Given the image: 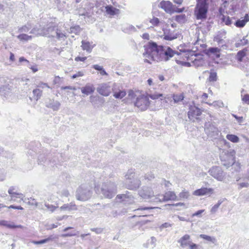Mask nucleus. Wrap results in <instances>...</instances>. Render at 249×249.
<instances>
[{"label": "nucleus", "mask_w": 249, "mask_h": 249, "mask_svg": "<svg viewBox=\"0 0 249 249\" xmlns=\"http://www.w3.org/2000/svg\"><path fill=\"white\" fill-rule=\"evenodd\" d=\"M145 51L143 55L145 57L144 62L151 64V61L168 60L178 52L173 51L169 47L158 46L155 42H149L144 46Z\"/></svg>", "instance_id": "1"}, {"label": "nucleus", "mask_w": 249, "mask_h": 249, "mask_svg": "<svg viewBox=\"0 0 249 249\" xmlns=\"http://www.w3.org/2000/svg\"><path fill=\"white\" fill-rule=\"evenodd\" d=\"M125 187L131 190H136L141 185L140 177L132 169L129 170L125 176Z\"/></svg>", "instance_id": "2"}, {"label": "nucleus", "mask_w": 249, "mask_h": 249, "mask_svg": "<svg viewBox=\"0 0 249 249\" xmlns=\"http://www.w3.org/2000/svg\"><path fill=\"white\" fill-rule=\"evenodd\" d=\"M55 27L53 24H49L46 26L39 25L33 28L29 34H33L36 36H43L48 37H54Z\"/></svg>", "instance_id": "3"}, {"label": "nucleus", "mask_w": 249, "mask_h": 249, "mask_svg": "<svg viewBox=\"0 0 249 249\" xmlns=\"http://www.w3.org/2000/svg\"><path fill=\"white\" fill-rule=\"evenodd\" d=\"M208 9V3L205 0L197 1V4L195 9V15L197 19H205Z\"/></svg>", "instance_id": "4"}, {"label": "nucleus", "mask_w": 249, "mask_h": 249, "mask_svg": "<svg viewBox=\"0 0 249 249\" xmlns=\"http://www.w3.org/2000/svg\"><path fill=\"white\" fill-rule=\"evenodd\" d=\"M220 158L222 164L227 168L231 166L235 160V152L234 150H224L220 154Z\"/></svg>", "instance_id": "5"}, {"label": "nucleus", "mask_w": 249, "mask_h": 249, "mask_svg": "<svg viewBox=\"0 0 249 249\" xmlns=\"http://www.w3.org/2000/svg\"><path fill=\"white\" fill-rule=\"evenodd\" d=\"M101 193L106 198H112L117 193L116 185L110 181L104 183L101 187Z\"/></svg>", "instance_id": "6"}, {"label": "nucleus", "mask_w": 249, "mask_h": 249, "mask_svg": "<svg viewBox=\"0 0 249 249\" xmlns=\"http://www.w3.org/2000/svg\"><path fill=\"white\" fill-rule=\"evenodd\" d=\"M91 195L92 191L90 188L85 185H83L77 189L76 197L78 200L85 201L89 199Z\"/></svg>", "instance_id": "7"}, {"label": "nucleus", "mask_w": 249, "mask_h": 249, "mask_svg": "<svg viewBox=\"0 0 249 249\" xmlns=\"http://www.w3.org/2000/svg\"><path fill=\"white\" fill-rule=\"evenodd\" d=\"M204 130L208 136L213 139H217L220 132L215 123L211 122H208L205 124Z\"/></svg>", "instance_id": "8"}, {"label": "nucleus", "mask_w": 249, "mask_h": 249, "mask_svg": "<svg viewBox=\"0 0 249 249\" xmlns=\"http://www.w3.org/2000/svg\"><path fill=\"white\" fill-rule=\"evenodd\" d=\"M208 173L219 181H224L226 178V173L220 166H213L209 170Z\"/></svg>", "instance_id": "9"}, {"label": "nucleus", "mask_w": 249, "mask_h": 249, "mask_svg": "<svg viewBox=\"0 0 249 249\" xmlns=\"http://www.w3.org/2000/svg\"><path fill=\"white\" fill-rule=\"evenodd\" d=\"M150 104V102L147 95L142 94L136 98L135 106L141 111H144L148 108Z\"/></svg>", "instance_id": "10"}, {"label": "nucleus", "mask_w": 249, "mask_h": 249, "mask_svg": "<svg viewBox=\"0 0 249 249\" xmlns=\"http://www.w3.org/2000/svg\"><path fill=\"white\" fill-rule=\"evenodd\" d=\"M140 196L144 199H151L156 201L157 200L154 195V192L151 188L144 186L139 191Z\"/></svg>", "instance_id": "11"}, {"label": "nucleus", "mask_w": 249, "mask_h": 249, "mask_svg": "<svg viewBox=\"0 0 249 249\" xmlns=\"http://www.w3.org/2000/svg\"><path fill=\"white\" fill-rule=\"evenodd\" d=\"M116 199H119V202L123 203L124 204H130L134 202L133 196L128 191L125 194L118 195Z\"/></svg>", "instance_id": "12"}, {"label": "nucleus", "mask_w": 249, "mask_h": 249, "mask_svg": "<svg viewBox=\"0 0 249 249\" xmlns=\"http://www.w3.org/2000/svg\"><path fill=\"white\" fill-rule=\"evenodd\" d=\"M159 7L167 13L171 14L174 12V6L170 1L162 0L160 3Z\"/></svg>", "instance_id": "13"}, {"label": "nucleus", "mask_w": 249, "mask_h": 249, "mask_svg": "<svg viewBox=\"0 0 249 249\" xmlns=\"http://www.w3.org/2000/svg\"><path fill=\"white\" fill-rule=\"evenodd\" d=\"M98 93L103 96H107L111 92V88L108 84L103 83L97 89Z\"/></svg>", "instance_id": "14"}, {"label": "nucleus", "mask_w": 249, "mask_h": 249, "mask_svg": "<svg viewBox=\"0 0 249 249\" xmlns=\"http://www.w3.org/2000/svg\"><path fill=\"white\" fill-rule=\"evenodd\" d=\"M201 114V111L200 109L195 106H190L189 111L188 112V116L190 120L194 118L197 119V116H199Z\"/></svg>", "instance_id": "15"}, {"label": "nucleus", "mask_w": 249, "mask_h": 249, "mask_svg": "<svg viewBox=\"0 0 249 249\" xmlns=\"http://www.w3.org/2000/svg\"><path fill=\"white\" fill-rule=\"evenodd\" d=\"M226 37V32L224 30L219 31L216 36H214L213 40L216 42L219 45L223 46L226 42L224 39Z\"/></svg>", "instance_id": "16"}, {"label": "nucleus", "mask_w": 249, "mask_h": 249, "mask_svg": "<svg viewBox=\"0 0 249 249\" xmlns=\"http://www.w3.org/2000/svg\"><path fill=\"white\" fill-rule=\"evenodd\" d=\"M153 208L148 207H141L137 209L134 210L136 213L139 216L141 217H147L152 216V214H150L148 213V211L152 210Z\"/></svg>", "instance_id": "17"}, {"label": "nucleus", "mask_w": 249, "mask_h": 249, "mask_svg": "<svg viewBox=\"0 0 249 249\" xmlns=\"http://www.w3.org/2000/svg\"><path fill=\"white\" fill-rule=\"evenodd\" d=\"M213 189L211 188H208L202 187L200 189H197L193 193V195L196 196H202L213 193Z\"/></svg>", "instance_id": "18"}, {"label": "nucleus", "mask_w": 249, "mask_h": 249, "mask_svg": "<svg viewBox=\"0 0 249 249\" xmlns=\"http://www.w3.org/2000/svg\"><path fill=\"white\" fill-rule=\"evenodd\" d=\"M162 198H159L158 197L155 198L157 199L156 201H167L169 200H176V196L174 192L168 191L166 192L164 196H160Z\"/></svg>", "instance_id": "19"}, {"label": "nucleus", "mask_w": 249, "mask_h": 249, "mask_svg": "<svg viewBox=\"0 0 249 249\" xmlns=\"http://www.w3.org/2000/svg\"><path fill=\"white\" fill-rule=\"evenodd\" d=\"M116 84L114 85L112 88L113 96L117 99H122L126 95V92L124 90H121L116 88Z\"/></svg>", "instance_id": "20"}, {"label": "nucleus", "mask_w": 249, "mask_h": 249, "mask_svg": "<svg viewBox=\"0 0 249 249\" xmlns=\"http://www.w3.org/2000/svg\"><path fill=\"white\" fill-rule=\"evenodd\" d=\"M46 106L52 108L53 111H57L59 109L60 103L57 101L49 100L48 102L46 103Z\"/></svg>", "instance_id": "21"}, {"label": "nucleus", "mask_w": 249, "mask_h": 249, "mask_svg": "<svg viewBox=\"0 0 249 249\" xmlns=\"http://www.w3.org/2000/svg\"><path fill=\"white\" fill-rule=\"evenodd\" d=\"M178 242L180 244V246L184 248L189 246L191 243L190 236L188 234H185L182 236L178 241Z\"/></svg>", "instance_id": "22"}, {"label": "nucleus", "mask_w": 249, "mask_h": 249, "mask_svg": "<svg viewBox=\"0 0 249 249\" xmlns=\"http://www.w3.org/2000/svg\"><path fill=\"white\" fill-rule=\"evenodd\" d=\"M81 89L82 93L86 95H89L94 92L95 88L93 85L88 84L85 87L82 88Z\"/></svg>", "instance_id": "23"}, {"label": "nucleus", "mask_w": 249, "mask_h": 249, "mask_svg": "<svg viewBox=\"0 0 249 249\" xmlns=\"http://www.w3.org/2000/svg\"><path fill=\"white\" fill-rule=\"evenodd\" d=\"M61 211H73L77 209V206L74 203L71 202L70 203L65 204L60 208Z\"/></svg>", "instance_id": "24"}, {"label": "nucleus", "mask_w": 249, "mask_h": 249, "mask_svg": "<svg viewBox=\"0 0 249 249\" xmlns=\"http://www.w3.org/2000/svg\"><path fill=\"white\" fill-rule=\"evenodd\" d=\"M32 24L28 22L26 24L18 27V32L19 33H27L32 29Z\"/></svg>", "instance_id": "25"}, {"label": "nucleus", "mask_w": 249, "mask_h": 249, "mask_svg": "<svg viewBox=\"0 0 249 249\" xmlns=\"http://www.w3.org/2000/svg\"><path fill=\"white\" fill-rule=\"evenodd\" d=\"M249 21V16L248 14H246L245 16L244 19H238L237 20L235 23V25L237 27L242 28L243 27L246 23Z\"/></svg>", "instance_id": "26"}, {"label": "nucleus", "mask_w": 249, "mask_h": 249, "mask_svg": "<svg viewBox=\"0 0 249 249\" xmlns=\"http://www.w3.org/2000/svg\"><path fill=\"white\" fill-rule=\"evenodd\" d=\"M34 36L32 35H28L24 33H20L19 35L17 36V38L22 42H27L31 40L33 38Z\"/></svg>", "instance_id": "27"}, {"label": "nucleus", "mask_w": 249, "mask_h": 249, "mask_svg": "<svg viewBox=\"0 0 249 249\" xmlns=\"http://www.w3.org/2000/svg\"><path fill=\"white\" fill-rule=\"evenodd\" d=\"M81 47L84 50H86L88 52H91L93 46H92L90 43L86 40H82Z\"/></svg>", "instance_id": "28"}, {"label": "nucleus", "mask_w": 249, "mask_h": 249, "mask_svg": "<svg viewBox=\"0 0 249 249\" xmlns=\"http://www.w3.org/2000/svg\"><path fill=\"white\" fill-rule=\"evenodd\" d=\"M15 190V187L12 186L8 190V193L11 195V199L15 200V196L14 195H18V198L22 199L23 197V195L22 194H18L14 191Z\"/></svg>", "instance_id": "29"}, {"label": "nucleus", "mask_w": 249, "mask_h": 249, "mask_svg": "<svg viewBox=\"0 0 249 249\" xmlns=\"http://www.w3.org/2000/svg\"><path fill=\"white\" fill-rule=\"evenodd\" d=\"M123 31L125 33L130 34L136 31V28L132 25L126 24L123 26Z\"/></svg>", "instance_id": "30"}, {"label": "nucleus", "mask_w": 249, "mask_h": 249, "mask_svg": "<svg viewBox=\"0 0 249 249\" xmlns=\"http://www.w3.org/2000/svg\"><path fill=\"white\" fill-rule=\"evenodd\" d=\"M106 12L107 14L111 16H114L116 14V11H118L119 10L116 8L113 7L111 5H107L105 7Z\"/></svg>", "instance_id": "31"}, {"label": "nucleus", "mask_w": 249, "mask_h": 249, "mask_svg": "<svg viewBox=\"0 0 249 249\" xmlns=\"http://www.w3.org/2000/svg\"><path fill=\"white\" fill-rule=\"evenodd\" d=\"M172 97L174 103H178L179 102L182 101L184 98L183 93L173 94L172 95Z\"/></svg>", "instance_id": "32"}, {"label": "nucleus", "mask_w": 249, "mask_h": 249, "mask_svg": "<svg viewBox=\"0 0 249 249\" xmlns=\"http://www.w3.org/2000/svg\"><path fill=\"white\" fill-rule=\"evenodd\" d=\"M33 98L36 100L37 101L41 98L42 95V91L39 89L36 88L34 89L33 91Z\"/></svg>", "instance_id": "33"}, {"label": "nucleus", "mask_w": 249, "mask_h": 249, "mask_svg": "<svg viewBox=\"0 0 249 249\" xmlns=\"http://www.w3.org/2000/svg\"><path fill=\"white\" fill-rule=\"evenodd\" d=\"M208 53L213 54L216 57H220V49L216 47H210L207 50Z\"/></svg>", "instance_id": "34"}, {"label": "nucleus", "mask_w": 249, "mask_h": 249, "mask_svg": "<svg viewBox=\"0 0 249 249\" xmlns=\"http://www.w3.org/2000/svg\"><path fill=\"white\" fill-rule=\"evenodd\" d=\"M56 37L57 39L60 40H65L66 38L65 33H63L58 29L55 30L54 31V37Z\"/></svg>", "instance_id": "35"}, {"label": "nucleus", "mask_w": 249, "mask_h": 249, "mask_svg": "<svg viewBox=\"0 0 249 249\" xmlns=\"http://www.w3.org/2000/svg\"><path fill=\"white\" fill-rule=\"evenodd\" d=\"M199 237L207 241L210 242L213 244H215L216 239L213 236H210L206 234H200Z\"/></svg>", "instance_id": "36"}, {"label": "nucleus", "mask_w": 249, "mask_h": 249, "mask_svg": "<svg viewBox=\"0 0 249 249\" xmlns=\"http://www.w3.org/2000/svg\"><path fill=\"white\" fill-rule=\"evenodd\" d=\"M147 96L149 98H150L152 100H156L159 98L163 97V94L162 93H158L157 92H155L154 93H146Z\"/></svg>", "instance_id": "37"}, {"label": "nucleus", "mask_w": 249, "mask_h": 249, "mask_svg": "<svg viewBox=\"0 0 249 249\" xmlns=\"http://www.w3.org/2000/svg\"><path fill=\"white\" fill-rule=\"evenodd\" d=\"M81 31V28L79 25L72 26L70 29V33L78 35Z\"/></svg>", "instance_id": "38"}, {"label": "nucleus", "mask_w": 249, "mask_h": 249, "mask_svg": "<svg viewBox=\"0 0 249 249\" xmlns=\"http://www.w3.org/2000/svg\"><path fill=\"white\" fill-rule=\"evenodd\" d=\"M226 138L231 142L234 143L238 142L239 141V138L237 136L233 134L227 135Z\"/></svg>", "instance_id": "39"}, {"label": "nucleus", "mask_w": 249, "mask_h": 249, "mask_svg": "<svg viewBox=\"0 0 249 249\" xmlns=\"http://www.w3.org/2000/svg\"><path fill=\"white\" fill-rule=\"evenodd\" d=\"M177 35L172 33H167L166 31L164 32V39L167 40H172L176 38Z\"/></svg>", "instance_id": "40"}, {"label": "nucleus", "mask_w": 249, "mask_h": 249, "mask_svg": "<svg viewBox=\"0 0 249 249\" xmlns=\"http://www.w3.org/2000/svg\"><path fill=\"white\" fill-rule=\"evenodd\" d=\"M53 235H51L48 238H46V239H43V240H39V241H33V243L34 244H36V245H37V244H45L46 243H47L48 242L50 241H51V240H53Z\"/></svg>", "instance_id": "41"}, {"label": "nucleus", "mask_w": 249, "mask_h": 249, "mask_svg": "<svg viewBox=\"0 0 249 249\" xmlns=\"http://www.w3.org/2000/svg\"><path fill=\"white\" fill-rule=\"evenodd\" d=\"M1 226H5L9 229H13V227H14V222L4 220H1Z\"/></svg>", "instance_id": "42"}, {"label": "nucleus", "mask_w": 249, "mask_h": 249, "mask_svg": "<svg viewBox=\"0 0 249 249\" xmlns=\"http://www.w3.org/2000/svg\"><path fill=\"white\" fill-rule=\"evenodd\" d=\"M248 43V40L244 37L242 39H240L237 42L235 43V46L236 47H239L240 46H244Z\"/></svg>", "instance_id": "43"}, {"label": "nucleus", "mask_w": 249, "mask_h": 249, "mask_svg": "<svg viewBox=\"0 0 249 249\" xmlns=\"http://www.w3.org/2000/svg\"><path fill=\"white\" fill-rule=\"evenodd\" d=\"M44 205L45 207L46 208V210L51 212V213H53L56 210V209L58 208V206H55L52 204H49V203H47L46 202L45 203Z\"/></svg>", "instance_id": "44"}, {"label": "nucleus", "mask_w": 249, "mask_h": 249, "mask_svg": "<svg viewBox=\"0 0 249 249\" xmlns=\"http://www.w3.org/2000/svg\"><path fill=\"white\" fill-rule=\"evenodd\" d=\"M223 202V201L221 200H219L218 201V202L217 204H215L211 209V213H214L216 212V211L218 210V208H219V206L221 204V203Z\"/></svg>", "instance_id": "45"}, {"label": "nucleus", "mask_w": 249, "mask_h": 249, "mask_svg": "<svg viewBox=\"0 0 249 249\" xmlns=\"http://www.w3.org/2000/svg\"><path fill=\"white\" fill-rule=\"evenodd\" d=\"M212 105L215 108L223 107H224V104L221 101H214L212 103Z\"/></svg>", "instance_id": "46"}, {"label": "nucleus", "mask_w": 249, "mask_h": 249, "mask_svg": "<svg viewBox=\"0 0 249 249\" xmlns=\"http://www.w3.org/2000/svg\"><path fill=\"white\" fill-rule=\"evenodd\" d=\"M156 241H157V240H156V238L154 236H152L150 238V243H148V244L146 245L145 247H146V248L149 247L150 245L152 248L155 247L156 246Z\"/></svg>", "instance_id": "47"}, {"label": "nucleus", "mask_w": 249, "mask_h": 249, "mask_svg": "<svg viewBox=\"0 0 249 249\" xmlns=\"http://www.w3.org/2000/svg\"><path fill=\"white\" fill-rule=\"evenodd\" d=\"M78 233V231H73L71 232L62 234L61 237H67L73 236L77 235Z\"/></svg>", "instance_id": "48"}, {"label": "nucleus", "mask_w": 249, "mask_h": 249, "mask_svg": "<svg viewBox=\"0 0 249 249\" xmlns=\"http://www.w3.org/2000/svg\"><path fill=\"white\" fill-rule=\"evenodd\" d=\"M245 56V53L244 51H240L238 52L236 55V59L238 61L241 62L243 58Z\"/></svg>", "instance_id": "49"}, {"label": "nucleus", "mask_w": 249, "mask_h": 249, "mask_svg": "<svg viewBox=\"0 0 249 249\" xmlns=\"http://www.w3.org/2000/svg\"><path fill=\"white\" fill-rule=\"evenodd\" d=\"M217 80V74L215 72H211L210 73L209 80L210 82H214Z\"/></svg>", "instance_id": "50"}, {"label": "nucleus", "mask_w": 249, "mask_h": 249, "mask_svg": "<svg viewBox=\"0 0 249 249\" xmlns=\"http://www.w3.org/2000/svg\"><path fill=\"white\" fill-rule=\"evenodd\" d=\"M222 21L227 25H230L231 23V21L229 17L223 16L222 18Z\"/></svg>", "instance_id": "51"}, {"label": "nucleus", "mask_w": 249, "mask_h": 249, "mask_svg": "<svg viewBox=\"0 0 249 249\" xmlns=\"http://www.w3.org/2000/svg\"><path fill=\"white\" fill-rule=\"evenodd\" d=\"M36 87L38 89L41 88L44 89V88H47L48 89H51V87L48 85L47 83H43L42 82H39L38 84L36 85Z\"/></svg>", "instance_id": "52"}, {"label": "nucleus", "mask_w": 249, "mask_h": 249, "mask_svg": "<svg viewBox=\"0 0 249 249\" xmlns=\"http://www.w3.org/2000/svg\"><path fill=\"white\" fill-rule=\"evenodd\" d=\"M179 197L181 198L186 199L189 196V193L188 191H183L179 194Z\"/></svg>", "instance_id": "53"}, {"label": "nucleus", "mask_w": 249, "mask_h": 249, "mask_svg": "<svg viewBox=\"0 0 249 249\" xmlns=\"http://www.w3.org/2000/svg\"><path fill=\"white\" fill-rule=\"evenodd\" d=\"M243 91H242L241 92V95L242 96V101L247 104H249V95L248 94H245L244 95H243Z\"/></svg>", "instance_id": "54"}, {"label": "nucleus", "mask_w": 249, "mask_h": 249, "mask_svg": "<svg viewBox=\"0 0 249 249\" xmlns=\"http://www.w3.org/2000/svg\"><path fill=\"white\" fill-rule=\"evenodd\" d=\"M185 19V15H178L176 16L175 20L178 22H181L183 21Z\"/></svg>", "instance_id": "55"}, {"label": "nucleus", "mask_w": 249, "mask_h": 249, "mask_svg": "<svg viewBox=\"0 0 249 249\" xmlns=\"http://www.w3.org/2000/svg\"><path fill=\"white\" fill-rule=\"evenodd\" d=\"M66 0H56L55 2L58 7L62 8L66 3Z\"/></svg>", "instance_id": "56"}, {"label": "nucleus", "mask_w": 249, "mask_h": 249, "mask_svg": "<svg viewBox=\"0 0 249 249\" xmlns=\"http://www.w3.org/2000/svg\"><path fill=\"white\" fill-rule=\"evenodd\" d=\"M231 166H232L234 168L235 171L239 172L240 171L241 168V165L238 162H235L234 160V163Z\"/></svg>", "instance_id": "57"}, {"label": "nucleus", "mask_w": 249, "mask_h": 249, "mask_svg": "<svg viewBox=\"0 0 249 249\" xmlns=\"http://www.w3.org/2000/svg\"><path fill=\"white\" fill-rule=\"evenodd\" d=\"M204 212V210H199V211H197L195 213H193L192 215V217H193L194 216H197V217H201L202 216H201V214Z\"/></svg>", "instance_id": "58"}, {"label": "nucleus", "mask_w": 249, "mask_h": 249, "mask_svg": "<svg viewBox=\"0 0 249 249\" xmlns=\"http://www.w3.org/2000/svg\"><path fill=\"white\" fill-rule=\"evenodd\" d=\"M145 179H147L148 180H151L152 179L155 178L154 174L152 173H147L144 176Z\"/></svg>", "instance_id": "59"}, {"label": "nucleus", "mask_w": 249, "mask_h": 249, "mask_svg": "<svg viewBox=\"0 0 249 249\" xmlns=\"http://www.w3.org/2000/svg\"><path fill=\"white\" fill-rule=\"evenodd\" d=\"M150 22L154 26H157L159 23V19L157 18H154L150 20Z\"/></svg>", "instance_id": "60"}, {"label": "nucleus", "mask_w": 249, "mask_h": 249, "mask_svg": "<svg viewBox=\"0 0 249 249\" xmlns=\"http://www.w3.org/2000/svg\"><path fill=\"white\" fill-rule=\"evenodd\" d=\"M29 199L28 204L31 205H35L36 207H37L38 203L36 201L35 199L30 198Z\"/></svg>", "instance_id": "61"}, {"label": "nucleus", "mask_w": 249, "mask_h": 249, "mask_svg": "<svg viewBox=\"0 0 249 249\" xmlns=\"http://www.w3.org/2000/svg\"><path fill=\"white\" fill-rule=\"evenodd\" d=\"M194 64L197 67L202 66L203 64V61L202 60L195 59L194 61Z\"/></svg>", "instance_id": "62"}, {"label": "nucleus", "mask_w": 249, "mask_h": 249, "mask_svg": "<svg viewBox=\"0 0 249 249\" xmlns=\"http://www.w3.org/2000/svg\"><path fill=\"white\" fill-rule=\"evenodd\" d=\"M83 75H84V72L83 71H78L76 73L73 74L71 76V78L72 79H74L77 77L83 76Z\"/></svg>", "instance_id": "63"}, {"label": "nucleus", "mask_w": 249, "mask_h": 249, "mask_svg": "<svg viewBox=\"0 0 249 249\" xmlns=\"http://www.w3.org/2000/svg\"><path fill=\"white\" fill-rule=\"evenodd\" d=\"M61 82V78L58 76H56L53 81L54 84H59Z\"/></svg>", "instance_id": "64"}]
</instances>
